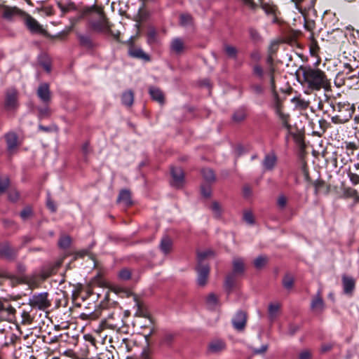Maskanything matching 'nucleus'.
Instances as JSON below:
<instances>
[{"label": "nucleus", "instance_id": "f257e3e1", "mask_svg": "<svg viewBox=\"0 0 359 359\" xmlns=\"http://www.w3.org/2000/svg\"><path fill=\"white\" fill-rule=\"evenodd\" d=\"M298 72L302 74V78L299 76L301 84L311 90L318 91L322 88L327 90L330 87V82L325 73L320 69L301 66Z\"/></svg>", "mask_w": 359, "mask_h": 359}, {"label": "nucleus", "instance_id": "f03ea898", "mask_svg": "<svg viewBox=\"0 0 359 359\" xmlns=\"http://www.w3.org/2000/svg\"><path fill=\"white\" fill-rule=\"evenodd\" d=\"M332 109L335 114L331 118L332 122L335 124H341L350 120L354 112L355 107L353 104L348 102H339L332 105Z\"/></svg>", "mask_w": 359, "mask_h": 359}, {"label": "nucleus", "instance_id": "7ed1b4c3", "mask_svg": "<svg viewBox=\"0 0 359 359\" xmlns=\"http://www.w3.org/2000/svg\"><path fill=\"white\" fill-rule=\"evenodd\" d=\"M86 13H93L97 16V19L92 18L90 22L93 29L97 32L109 30V25L102 9L93 6L88 8Z\"/></svg>", "mask_w": 359, "mask_h": 359}, {"label": "nucleus", "instance_id": "20e7f679", "mask_svg": "<svg viewBox=\"0 0 359 359\" xmlns=\"http://www.w3.org/2000/svg\"><path fill=\"white\" fill-rule=\"evenodd\" d=\"M124 325L121 314L118 312L108 313L102 320L100 326L102 328H109L111 330H119Z\"/></svg>", "mask_w": 359, "mask_h": 359}, {"label": "nucleus", "instance_id": "39448f33", "mask_svg": "<svg viewBox=\"0 0 359 359\" xmlns=\"http://www.w3.org/2000/svg\"><path fill=\"white\" fill-rule=\"evenodd\" d=\"M48 294L47 292L35 294L29 299V304L32 308L44 311L51 306L50 301L48 299Z\"/></svg>", "mask_w": 359, "mask_h": 359}, {"label": "nucleus", "instance_id": "423d86ee", "mask_svg": "<svg viewBox=\"0 0 359 359\" xmlns=\"http://www.w3.org/2000/svg\"><path fill=\"white\" fill-rule=\"evenodd\" d=\"M273 93V101L271 107L275 111L276 115L279 117L283 126L289 128L288 117L289 116L283 112V104L276 91Z\"/></svg>", "mask_w": 359, "mask_h": 359}, {"label": "nucleus", "instance_id": "0eeeda50", "mask_svg": "<svg viewBox=\"0 0 359 359\" xmlns=\"http://www.w3.org/2000/svg\"><path fill=\"white\" fill-rule=\"evenodd\" d=\"M1 17L7 21H13L18 17H24L25 12L17 6H10L4 4L0 5Z\"/></svg>", "mask_w": 359, "mask_h": 359}, {"label": "nucleus", "instance_id": "6e6552de", "mask_svg": "<svg viewBox=\"0 0 359 359\" xmlns=\"http://www.w3.org/2000/svg\"><path fill=\"white\" fill-rule=\"evenodd\" d=\"M23 18L26 27L32 34H46V30L34 18L27 13Z\"/></svg>", "mask_w": 359, "mask_h": 359}, {"label": "nucleus", "instance_id": "1a4fd4ad", "mask_svg": "<svg viewBox=\"0 0 359 359\" xmlns=\"http://www.w3.org/2000/svg\"><path fill=\"white\" fill-rule=\"evenodd\" d=\"M36 95L45 105H48L51 101L49 84L47 83H41L38 87Z\"/></svg>", "mask_w": 359, "mask_h": 359}, {"label": "nucleus", "instance_id": "9d476101", "mask_svg": "<svg viewBox=\"0 0 359 359\" xmlns=\"http://www.w3.org/2000/svg\"><path fill=\"white\" fill-rule=\"evenodd\" d=\"M5 107L8 110H15L18 107V92L15 89L7 90L5 100Z\"/></svg>", "mask_w": 359, "mask_h": 359}, {"label": "nucleus", "instance_id": "9b49d317", "mask_svg": "<svg viewBox=\"0 0 359 359\" xmlns=\"http://www.w3.org/2000/svg\"><path fill=\"white\" fill-rule=\"evenodd\" d=\"M196 269L198 273L197 283L199 286L203 287L206 285L208 281L210 267L207 264L198 265Z\"/></svg>", "mask_w": 359, "mask_h": 359}, {"label": "nucleus", "instance_id": "f8f14e48", "mask_svg": "<svg viewBox=\"0 0 359 359\" xmlns=\"http://www.w3.org/2000/svg\"><path fill=\"white\" fill-rule=\"evenodd\" d=\"M247 322V314L243 311H238L232 319L233 327L238 331L244 330Z\"/></svg>", "mask_w": 359, "mask_h": 359}, {"label": "nucleus", "instance_id": "ddd939ff", "mask_svg": "<svg viewBox=\"0 0 359 359\" xmlns=\"http://www.w3.org/2000/svg\"><path fill=\"white\" fill-rule=\"evenodd\" d=\"M171 175L172 180L171 185L172 187L180 188L183 185L184 183V172L181 168H171Z\"/></svg>", "mask_w": 359, "mask_h": 359}, {"label": "nucleus", "instance_id": "4468645a", "mask_svg": "<svg viewBox=\"0 0 359 359\" xmlns=\"http://www.w3.org/2000/svg\"><path fill=\"white\" fill-rule=\"evenodd\" d=\"M296 8L301 13H305L313 9L316 0H290Z\"/></svg>", "mask_w": 359, "mask_h": 359}, {"label": "nucleus", "instance_id": "2eb2a0df", "mask_svg": "<svg viewBox=\"0 0 359 359\" xmlns=\"http://www.w3.org/2000/svg\"><path fill=\"white\" fill-rule=\"evenodd\" d=\"M17 250L13 248L8 242L0 243V257L8 260L13 259Z\"/></svg>", "mask_w": 359, "mask_h": 359}, {"label": "nucleus", "instance_id": "dca6fc26", "mask_svg": "<svg viewBox=\"0 0 359 359\" xmlns=\"http://www.w3.org/2000/svg\"><path fill=\"white\" fill-rule=\"evenodd\" d=\"M342 285L345 294H352L355 287V280L351 276L343 275Z\"/></svg>", "mask_w": 359, "mask_h": 359}, {"label": "nucleus", "instance_id": "f3484780", "mask_svg": "<svg viewBox=\"0 0 359 359\" xmlns=\"http://www.w3.org/2000/svg\"><path fill=\"white\" fill-rule=\"evenodd\" d=\"M185 49L184 41L180 38H174L170 43V52L176 55H181Z\"/></svg>", "mask_w": 359, "mask_h": 359}, {"label": "nucleus", "instance_id": "a211bd4d", "mask_svg": "<svg viewBox=\"0 0 359 359\" xmlns=\"http://www.w3.org/2000/svg\"><path fill=\"white\" fill-rule=\"evenodd\" d=\"M325 308V304L320 295V292L318 291L316 295L313 297L311 303V309L313 311L320 313L323 312Z\"/></svg>", "mask_w": 359, "mask_h": 359}, {"label": "nucleus", "instance_id": "6ab92c4d", "mask_svg": "<svg viewBox=\"0 0 359 359\" xmlns=\"http://www.w3.org/2000/svg\"><path fill=\"white\" fill-rule=\"evenodd\" d=\"M226 348V344L222 339H214L208 345V351L211 353H219Z\"/></svg>", "mask_w": 359, "mask_h": 359}, {"label": "nucleus", "instance_id": "aec40b11", "mask_svg": "<svg viewBox=\"0 0 359 359\" xmlns=\"http://www.w3.org/2000/svg\"><path fill=\"white\" fill-rule=\"evenodd\" d=\"M8 151L13 153L18 147V136L15 133H8L5 135Z\"/></svg>", "mask_w": 359, "mask_h": 359}, {"label": "nucleus", "instance_id": "412c9836", "mask_svg": "<svg viewBox=\"0 0 359 359\" xmlns=\"http://www.w3.org/2000/svg\"><path fill=\"white\" fill-rule=\"evenodd\" d=\"M277 162V157L273 152L265 155L262 164L267 170H271L275 167Z\"/></svg>", "mask_w": 359, "mask_h": 359}, {"label": "nucleus", "instance_id": "4be33fe9", "mask_svg": "<svg viewBox=\"0 0 359 359\" xmlns=\"http://www.w3.org/2000/svg\"><path fill=\"white\" fill-rule=\"evenodd\" d=\"M107 310L101 307H97L94 311L90 313H82L81 318L83 320H96L103 316V313L107 312Z\"/></svg>", "mask_w": 359, "mask_h": 359}, {"label": "nucleus", "instance_id": "5701e85b", "mask_svg": "<svg viewBox=\"0 0 359 359\" xmlns=\"http://www.w3.org/2000/svg\"><path fill=\"white\" fill-rule=\"evenodd\" d=\"M268 62L269 63V66L265 72V77L268 78L270 83V86L272 92L276 91V83L274 79V72L275 68L272 65V59L269 57L268 59Z\"/></svg>", "mask_w": 359, "mask_h": 359}, {"label": "nucleus", "instance_id": "b1692460", "mask_svg": "<svg viewBox=\"0 0 359 359\" xmlns=\"http://www.w3.org/2000/svg\"><path fill=\"white\" fill-rule=\"evenodd\" d=\"M128 54L133 57L141 59L144 61L148 62L150 60L149 55L144 53V51L140 48H130L128 50Z\"/></svg>", "mask_w": 359, "mask_h": 359}, {"label": "nucleus", "instance_id": "393cba45", "mask_svg": "<svg viewBox=\"0 0 359 359\" xmlns=\"http://www.w3.org/2000/svg\"><path fill=\"white\" fill-rule=\"evenodd\" d=\"M233 271L236 275H241L245 271V263L243 258L234 257L232 261Z\"/></svg>", "mask_w": 359, "mask_h": 359}, {"label": "nucleus", "instance_id": "a878e982", "mask_svg": "<svg viewBox=\"0 0 359 359\" xmlns=\"http://www.w3.org/2000/svg\"><path fill=\"white\" fill-rule=\"evenodd\" d=\"M117 201L119 203L123 204L126 207H128L132 205L131 194L130 191L127 189L121 190L119 193Z\"/></svg>", "mask_w": 359, "mask_h": 359}, {"label": "nucleus", "instance_id": "bb28decb", "mask_svg": "<svg viewBox=\"0 0 359 359\" xmlns=\"http://www.w3.org/2000/svg\"><path fill=\"white\" fill-rule=\"evenodd\" d=\"M149 93L154 100L158 102L161 104H164V95L159 88L151 86L149 88Z\"/></svg>", "mask_w": 359, "mask_h": 359}, {"label": "nucleus", "instance_id": "cd10ccee", "mask_svg": "<svg viewBox=\"0 0 359 359\" xmlns=\"http://www.w3.org/2000/svg\"><path fill=\"white\" fill-rule=\"evenodd\" d=\"M291 102L294 104L295 109L298 110L306 109L310 104L309 100L302 98L300 96L294 97L291 99Z\"/></svg>", "mask_w": 359, "mask_h": 359}, {"label": "nucleus", "instance_id": "c85d7f7f", "mask_svg": "<svg viewBox=\"0 0 359 359\" xmlns=\"http://www.w3.org/2000/svg\"><path fill=\"white\" fill-rule=\"evenodd\" d=\"M205 305L210 310H215L219 306L218 297L214 293H210L205 298Z\"/></svg>", "mask_w": 359, "mask_h": 359}, {"label": "nucleus", "instance_id": "c756f323", "mask_svg": "<svg viewBox=\"0 0 359 359\" xmlns=\"http://www.w3.org/2000/svg\"><path fill=\"white\" fill-rule=\"evenodd\" d=\"M172 245V242L171 239L168 236H164L161 239L159 248L165 255H167L170 252Z\"/></svg>", "mask_w": 359, "mask_h": 359}, {"label": "nucleus", "instance_id": "7c9ffc66", "mask_svg": "<svg viewBox=\"0 0 359 359\" xmlns=\"http://www.w3.org/2000/svg\"><path fill=\"white\" fill-rule=\"evenodd\" d=\"M122 104L127 107H131L134 102V94L132 90H127L122 94Z\"/></svg>", "mask_w": 359, "mask_h": 359}, {"label": "nucleus", "instance_id": "2f4dec72", "mask_svg": "<svg viewBox=\"0 0 359 359\" xmlns=\"http://www.w3.org/2000/svg\"><path fill=\"white\" fill-rule=\"evenodd\" d=\"M135 306L137 307L136 311L135 313V316L147 318H150L149 311H147V309L146 308V306L144 305L137 302L135 303Z\"/></svg>", "mask_w": 359, "mask_h": 359}, {"label": "nucleus", "instance_id": "473e14b6", "mask_svg": "<svg viewBox=\"0 0 359 359\" xmlns=\"http://www.w3.org/2000/svg\"><path fill=\"white\" fill-rule=\"evenodd\" d=\"M280 304L278 302L271 303L269 305L268 312L270 318L274 319L279 312Z\"/></svg>", "mask_w": 359, "mask_h": 359}, {"label": "nucleus", "instance_id": "72a5a7b5", "mask_svg": "<svg viewBox=\"0 0 359 359\" xmlns=\"http://www.w3.org/2000/svg\"><path fill=\"white\" fill-rule=\"evenodd\" d=\"M210 209L211 210L214 217L219 218L222 213V208L219 203L217 201H212Z\"/></svg>", "mask_w": 359, "mask_h": 359}, {"label": "nucleus", "instance_id": "f704fd0d", "mask_svg": "<svg viewBox=\"0 0 359 359\" xmlns=\"http://www.w3.org/2000/svg\"><path fill=\"white\" fill-rule=\"evenodd\" d=\"M79 39L80 44L85 48H92L94 46L93 42L88 36L80 34Z\"/></svg>", "mask_w": 359, "mask_h": 359}, {"label": "nucleus", "instance_id": "c9c22d12", "mask_svg": "<svg viewBox=\"0 0 359 359\" xmlns=\"http://www.w3.org/2000/svg\"><path fill=\"white\" fill-rule=\"evenodd\" d=\"M224 50L225 53L226 54V55L229 57L233 58V59L236 58L238 50L236 47L229 45V44H225L224 46Z\"/></svg>", "mask_w": 359, "mask_h": 359}, {"label": "nucleus", "instance_id": "e433bc0d", "mask_svg": "<svg viewBox=\"0 0 359 359\" xmlns=\"http://www.w3.org/2000/svg\"><path fill=\"white\" fill-rule=\"evenodd\" d=\"M204 180L208 182L215 181V175L212 170L210 168H203L201 171Z\"/></svg>", "mask_w": 359, "mask_h": 359}, {"label": "nucleus", "instance_id": "4c0bfd02", "mask_svg": "<svg viewBox=\"0 0 359 359\" xmlns=\"http://www.w3.org/2000/svg\"><path fill=\"white\" fill-rule=\"evenodd\" d=\"M268 258L264 255H259L254 260V266L256 269L263 268L267 263Z\"/></svg>", "mask_w": 359, "mask_h": 359}, {"label": "nucleus", "instance_id": "58836bf2", "mask_svg": "<svg viewBox=\"0 0 359 359\" xmlns=\"http://www.w3.org/2000/svg\"><path fill=\"white\" fill-rule=\"evenodd\" d=\"M246 117V113L244 109H240L234 112L232 119L236 123H240L243 121Z\"/></svg>", "mask_w": 359, "mask_h": 359}, {"label": "nucleus", "instance_id": "ea45409f", "mask_svg": "<svg viewBox=\"0 0 359 359\" xmlns=\"http://www.w3.org/2000/svg\"><path fill=\"white\" fill-rule=\"evenodd\" d=\"M344 145L348 155H353L355 151L358 149V145L354 142H346Z\"/></svg>", "mask_w": 359, "mask_h": 359}, {"label": "nucleus", "instance_id": "a19ab883", "mask_svg": "<svg viewBox=\"0 0 359 359\" xmlns=\"http://www.w3.org/2000/svg\"><path fill=\"white\" fill-rule=\"evenodd\" d=\"M294 278L290 274H287L283 279V285L287 290H290L293 287Z\"/></svg>", "mask_w": 359, "mask_h": 359}, {"label": "nucleus", "instance_id": "79ce46f5", "mask_svg": "<svg viewBox=\"0 0 359 359\" xmlns=\"http://www.w3.org/2000/svg\"><path fill=\"white\" fill-rule=\"evenodd\" d=\"M252 73L259 80H264L265 78V73L260 65H255L252 69Z\"/></svg>", "mask_w": 359, "mask_h": 359}, {"label": "nucleus", "instance_id": "37998d69", "mask_svg": "<svg viewBox=\"0 0 359 359\" xmlns=\"http://www.w3.org/2000/svg\"><path fill=\"white\" fill-rule=\"evenodd\" d=\"M39 118L40 119L48 118L50 116L51 111L48 105H46L44 107H39Z\"/></svg>", "mask_w": 359, "mask_h": 359}, {"label": "nucleus", "instance_id": "c03bdc74", "mask_svg": "<svg viewBox=\"0 0 359 359\" xmlns=\"http://www.w3.org/2000/svg\"><path fill=\"white\" fill-rule=\"evenodd\" d=\"M71 244V238L68 236H62L59 241L58 245L62 249H66L69 247Z\"/></svg>", "mask_w": 359, "mask_h": 359}, {"label": "nucleus", "instance_id": "a18cd8bd", "mask_svg": "<svg viewBox=\"0 0 359 359\" xmlns=\"http://www.w3.org/2000/svg\"><path fill=\"white\" fill-rule=\"evenodd\" d=\"M180 25L182 26H189L192 24L193 18L189 14H182L180 17Z\"/></svg>", "mask_w": 359, "mask_h": 359}, {"label": "nucleus", "instance_id": "49530a36", "mask_svg": "<svg viewBox=\"0 0 359 359\" xmlns=\"http://www.w3.org/2000/svg\"><path fill=\"white\" fill-rule=\"evenodd\" d=\"M235 275L236 274L231 273L226 276L224 284L226 289L231 290L233 287L235 282Z\"/></svg>", "mask_w": 359, "mask_h": 359}, {"label": "nucleus", "instance_id": "de8ad7c7", "mask_svg": "<svg viewBox=\"0 0 359 359\" xmlns=\"http://www.w3.org/2000/svg\"><path fill=\"white\" fill-rule=\"evenodd\" d=\"M248 32L250 37L252 41L257 42L261 40V35L256 29L253 27H250L248 29Z\"/></svg>", "mask_w": 359, "mask_h": 359}, {"label": "nucleus", "instance_id": "09e8293b", "mask_svg": "<svg viewBox=\"0 0 359 359\" xmlns=\"http://www.w3.org/2000/svg\"><path fill=\"white\" fill-rule=\"evenodd\" d=\"M262 8L266 14H274L276 10L275 5L267 3H262Z\"/></svg>", "mask_w": 359, "mask_h": 359}, {"label": "nucleus", "instance_id": "8fccbe9b", "mask_svg": "<svg viewBox=\"0 0 359 359\" xmlns=\"http://www.w3.org/2000/svg\"><path fill=\"white\" fill-rule=\"evenodd\" d=\"M118 277L123 280H129L131 277V272L128 269H123L118 273Z\"/></svg>", "mask_w": 359, "mask_h": 359}, {"label": "nucleus", "instance_id": "3c124183", "mask_svg": "<svg viewBox=\"0 0 359 359\" xmlns=\"http://www.w3.org/2000/svg\"><path fill=\"white\" fill-rule=\"evenodd\" d=\"M347 175L351 182L353 185H357L359 184V175L358 174L353 173L351 171H348Z\"/></svg>", "mask_w": 359, "mask_h": 359}, {"label": "nucleus", "instance_id": "603ef678", "mask_svg": "<svg viewBox=\"0 0 359 359\" xmlns=\"http://www.w3.org/2000/svg\"><path fill=\"white\" fill-rule=\"evenodd\" d=\"M32 215V209L29 207L23 209L20 212V217L23 220H26L29 219Z\"/></svg>", "mask_w": 359, "mask_h": 359}, {"label": "nucleus", "instance_id": "864d4df0", "mask_svg": "<svg viewBox=\"0 0 359 359\" xmlns=\"http://www.w3.org/2000/svg\"><path fill=\"white\" fill-rule=\"evenodd\" d=\"M9 184V180L7 177L0 178V194L4 193Z\"/></svg>", "mask_w": 359, "mask_h": 359}, {"label": "nucleus", "instance_id": "5fc2aeb1", "mask_svg": "<svg viewBox=\"0 0 359 359\" xmlns=\"http://www.w3.org/2000/svg\"><path fill=\"white\" fill-rule=\"evenodd\" d=\"M212 253L211 251L207 250L204 252H201L198 253V262L199 263L198 265H201V262L205 259L208 256H209Z\"/></svg>", "mask_w": 359, "mask_h": 359}, {"label": "nucleus", "instance_id": "6e6d98bb", "mask_svg": "<svg viewBox=\"0 0 359 359\" xmlns=\"http://www.w3.org/2000/svg\"><path fill=\"white\" fill-rule=\"evenodd\" d=\"M268 349L267 344H263L260 348H253L252 353L255 355L264 353Z\"/></svg>", "mask_w": 359, "mask_h": 359}, {"label": "nucleus", "instance_id": "4d7b16f0", "mask_svg": "<svg viewBox=\"0 0 359 359\" xmlns=\"http://www.w3.org/2000/svg\"><path fill=\"white\" fill-rule=\"evenodd\" d=\"M201 193L205 198H208L211 196V189L209 186H202Z\"/></svg>", "mask_w": 359, "mask_h": 359}, {"label": "nucleus", "instance_id": "13d9d810", "mask_svg": "<svg viewBox=\"0 0 359 359\" xmlns=\"http://www.w3.org/2000/svg\"><path fill=\"white\" fill-rule=\"evenodd\" d=\"M287 203V198L283 195L278 198L277 204L280 208H284Z\"/></svg>", "mask_w": 359, "mask_h": 359}, {"label": "nucleus", "instance_id": "bf43d9fd", "mask_svg": "<svg viewBox=\"0 0 359 359\" xmlns=\"http://www.w3.org/2000/svg\"><path fill=\"white\" fill-rule=\"evenodd\" d=\"M244 219L248 224H252L254 223V217H253L252 214L250 212H245Z\"/></svg>", "mask_w": 359, "mask_h": 359}, {"label": "nucleus", "instance_id": "052dcab7", "mask_svg": "<svg viewBox=\"0 0 359 359\" xmlns=\"http://www.w3.org/2000/svg\"><path fill=\"white\" fill-rule=\"evenodd\" d=\"M47 207L52 212H55L56 211V207L53 201L49 198L47 200Z\"/></svg>", "mask_w": 359, "mask_h": 359}, {"label": "nucleus", "instance_id": "680f3d73", "mask_svg": "<svg viewBox=\"0 0 359 359\" xmlns=\"http://www.w3.org/2000/svg\"><path fill=\"white\" fill-rule=\"evenodd\" d=\"M311 358V353L308 350H304L299 354V359H309Z\"/></svg>", "mask_w": 359, "mask_h": 359}, {"label": "nucleus", "instance_id": "e2e57ef3", "mask_svg": "<svg viewBox=\"0 0 359 359\" xmlns=\"http://www.w3.org/2000/svg\"><path fill=\"white\" fill-rule=\"evenodd\" d=\"M8 198L11 201H15L19 198V194L17 191H11Z\"/></svg>", "mask_w": 359, "mask_h": 359}, {"label": "nucleus", "instance_id": "0e129e2a", "mask_svg": "<svg viewBox=\"0 0 359 359\" xmlns=\"http://www.w3.org/2000/svg\"><path fill=\"white\" fill-rule=\"evenodd\" d=\"M252 89L257 94H261L263 93V88L261 86H259V85L254 86L252 87Z\"/></svg>", "mask_w": 359, "mask_h": 359}, {"label": "nucleus", "instance_id": "69168bd1", "mask_svg": "<svg viewBox=\"0 0 359 359\" xmlns=\"http://www.w3.org/2000/svg\"><path fill=\"white\" fill-rule=\"evenodd\" d=\"M123 344H125V348L127 349V351H130V349L129 348L128 340L127 339H123V343L121 346H123Z\"/></svg>", "mask_w": 359, "mask_h": 359}, {"label": "nucleus", "instance_id": "338daca9", "mask_svg": "<svg viewBox=\"0 0 359 359\" xmlns=\"http://www.w3.org/2000/svg\"><path fill=\"white\" fill-rule=\"evenodd\" d=\"M346 193L350 196H353L356 194V191L352 189H348Z\"/></svg>", "mask_w": 359, "mask_h": 359}, {"label": "nucleus", "instance_id": "774afa93", "mask_svg": "<svg viewBox=\"0 0 359 359\" xmlns=\"http://www.w3.org/2000/svg\"><path fill=\"white\" fill-rule=\"evenodd\" d=\"M39 129L42 130V131H44V132H50V128L46 127V126H43L42 125H39Z\"/></svg>", "mask_w": 359, "mask_h": 359}]
</instances>
